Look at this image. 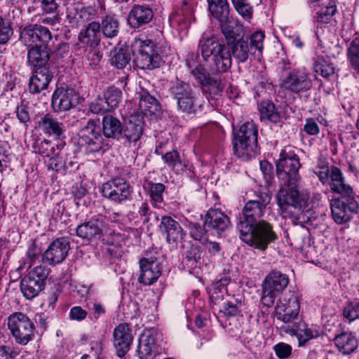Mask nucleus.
Listing matches in <instances>:
<instances>
[{
	"mask_svg": "<svg viewBox=\"0 0 359 359\" xmlns=\"http://www.w3.org/2000/svg\"><path fill=\"white\" fill-rule=\"evenodd\" d=\"M334 342L339 351L344 355L352 353L358 346L357 338L350 332H342L336 335L334 338Z\"/></svg>",
	"mask_w": 359,
	"mask_h": 359,
	"instance_id": "72a5a7b5",
	"label": "nucleus"
},
{
	"mask_svg": "<svg viewBox=\"0 0 359 359\" xmlns=\"http://www.w3.org/2000/svg\"><path fill=\"white\" fill-rule=\"evenodd\" d=\"M34 32L36 34L35 46L47 45L52 39L49 29L41 25H34Z\"/></svg>",
	"mask_w": 359,
	"mask_h": 359,
	"instance_id": "49530a36",
	"label": "nucleus"
},
{
	"mask_svg": "<svg viewBox=\"0 0 359 359\" xmlns=\"http://www.w3.org/2000/svg\"><path fill=\"white\" fill-rule=\"evenodd\" d=\"M229 217L221 210L210 209L205 216L204 227L217 231L218 233L230 226Z\"/></svg>",
	"mask_w": 359,
	"mask_h": 359,
	"instance_id": "cd10ccee",
	"label": "nucleus"
},
{
	"mask_svg": "<svg viewBox=\"0 0 359 359\" xmlns=\"http://www.w3.org/2000/svg\"><path fill=\"white\" fill-rule=\"evenodd\" d=\"M162 159L176 173L184 172L185 170V165L182 163L180 156L176 150L166 152L162 156Z\"/></svg>",
	"mask_w": 359,
	"mask_h": 359,
	"instance_id": "ea45409f",
	"label": "nucleus"
},
{
	"mask_svg": "<svg viewBox=\"0 0 359 359\" xmlns=\"http://www.w3.org/2000/svg\"><path fill=\"white\" fill-rule=\"evenodd\" d=\"M276 175L280 182H299L301 167L299 156L292 151L285 149L280 154V158L276 163Z\"/></svg>",
	"mask_w": 359,
	"mask_h": 359,
	"instance_id": "1a4fd4ad",
	"label": "nucleus"
},
{
	"mask_svg": "<svg viewBox=\"0 0 359 359\" xmlns=\"http://www.w3.org/2000/svg\"><path fill=\"white\" fill-rule=\"evenodd\" d=\"M221 31L224 36L231 55L232 54L238 62L247 61L249 54L251 53L248 38L244 39L241 36L238 29H234L231 26L224 27Z\"/></svg>",
	"mask_w": 359,
	"mask_h": 359,
	"instance_id": "f8f14e48",
	"label": "nucleus"
},
{
	"mask_svg": "<svg viewBox=\"0 0 359 359\" xmlns=\"http://www.w3.org/2000/svg\"><path fill=\"white\" fill-rule=\"evenodd\" d=\"M274 351L279 358L285 359L290 355L292 348L288 344L279 343L274 346Z\"/></svg>",
	"mask_w": 359,
	"mask_h": 359,
	"instance_id": "680f3d73",
	"label": "nucleus"
},
{
	"mask_svg": "<svg viewBox=\"0 0 359 359\" xmlns=\"http://www.w3.org/2000/svg\"><path fill=\"white\" fill-rule=\"evenodd\" d=\"M101 192L104 198L114 203L121 205L132 200L133 189L125 179L116 177L104 183Z\"/></svg>",
	"mask_w": 359,
	"mask_h": 359,
	"instance_id": "9b49d317",
	"label": "nucleus"
},
{
	"mask_svg": "<svg viewBox=\"0 0 359 359\" xmlns=\"http://www.w3.org/2000/svg\"><path fill=\"white\" fill-rule=\"evenodd\" d=\"M159 230L161 234L165 236L168 243L182 240L185 235L180 224L168 216L162 217Z\"/></svg>",
	"mask_w": 359,
	"mask_h": 359,
	"instance_id": "bb28decb",
	"label": "nucleus"
},
{
	"mask_svg": "<svg viewBox=\"0 0 359 359\" xmlns=\"http://www.w3.org/2000/svg\"><path fill=\"white\" fill-rule=\"evenodd\" d=\"M48 277L46 269L37 266L31 270L20 282V290L27 299L36 297L43 289L45 280Z\"/></svg>",
	"mask_w": 359,
	"mask_h": 359,
	"instance_id": "ddd939ff",
	"label": "nucleus"
},
{
	"mask_svg": "<svg viewBox=\"0 0 359 359\" xmlns=\"http://www.w3.org/2000/svg\"><path fill=\"white\" fill-rule=\"evenodd\" d=\"M106 229V218L99 215L79 225L76 233L80 238L92 240L100 238Z\"/></svg>",
	"mask_w": 359,
	"mask_h": 359,
	"instance_id": "dca6fc26",
	"label": "nucleus"
},
{
	"mask_svg": "<svg viewBox=\"0 0 359 359\" xmlns=\"http://www.w3.org/2000/svg\"><path fill=\"white\" fill-rule=\"evenodd\" d=\"M41 11L43 14H57L59 4L56 0H38Z\"/></svg>",
	"mask_w": 359,
	"mask_h": 359,
	"instance_id": "603ef678",
	"label": "nucleus"
},
{
	"mask_svg": "<svg viewBox=\"0 0 359 359\" xmlns=\"http://www.w3.org/2000/svg\"><path fill=\"white\" fill-rule=\"evenodd\" d=\"M88 310L83 309L80 306H74L72 308L70 314H88V313H102L105 312L103 306L97 302L90 301L87 303Z\"/></svg>",
	"mask_w": 359,
	"mask_h": 359,
	"instance_id": "a18cd8bd",
	"label": "nucleus"
},
{
	"mask_svg": "<svg viewBox=\"0 0 359 359\" xmlns=\"http://www.w3.org/2000/svg\"><path fill=\"white\" fill-rule=\"evenodd\" d=\"M131 47L120 48L118 50H114L111 55V64L117 69L130 68L131 60Z\"/></svg>",
	"mask_w": 359,
	"mask_h": 359,
	"instance_id": "4c0bfd02",
	"label": "nucleus"
},
{
	"mask_svg": "<svg viewBox=\"0 0 359 359\" xmlns=\"http://www.w3.org/2000/svg\"><path fill=\"white\" fill-rule=\"evenodd\" d=\"M156 351L154 336L147 332L142 334L138 346V355L140 359H151Z\"/></svg>",
	"mask_w": 359,
	"mask_h": 359,
	"instance_id": "c9c22d12",
	"label": "nucleus"
},
{
	"mask_svg": "<svg viewBox=\"0 0 359 359\" xmlns=\"http://www.w3.org/2000/svg\"><path fill=\"white\" fill-rule=\"evenodd\" d=\"M264 39V34L262 32H255L250 36L249 47L251 50V54H254L255 50L262 53Z\"/></svg>",
	"mask_w": 359,
	"mask_h": 359,
	"instance_id": "09e8293b",
	"label": "nucleus"
},
{
	"mask_svg": "<svg viewBox=\"0 0 359 359\" xmlns=\"http://www.w3.org/2000/svg\"><path fill=\"white\" fill-rule=\"evenodd\" d=\"M13 34L12 22L8 18L0 16V45L7 43Z\"/></svg>",
	"mask_w": 359,
	"mask_h": 359,
	"instance_id": "c03bdc74",
	"label": "nucleus"
},
{
	"mask_svg": "<svg viewBox=\"0 0 359 359\" xmlns=\"http://www.w3.org/2000/svg\"><path fill=\"white\" fill-rule=\"evenodd\" d=\"M40 253V249L35 243H32L27 252V258L25 261L24 264H27L29 268L31 267L36 260L39 259Z\"/></svg>",
	"mask_w": 359,
	"mask_h": 359,
	"instance_id": "4d7b16f0",
	"label": "nucleus"
},
{
	"mask_svg": "<svg viewBox=\"0 0 359 359\" xmlns=\"http://www.w3.org/2000/svg\"><path fill=\"white\" fill-rule=\"evenodd\" d=\"M289 278L286 274L278 271H271L265 278L262 285V309L273 306L275 299L287 287ZM266 311L262 310V313Z\"/></svg>",
	"mask_w": 359,
	"mask_h": 359,
	"instance_id": "6e6552de",
	"label": "nucleus"
},
{
	"mask_svg": "<svg viewBox=\"0 0 359 359\" xmlns=\"http://www.w3.org/2000/svg\"><path fill=\"white\" fill-rule=\"evenodd\" d=\"M198 49L204 61L209 62L211 74L229 72L232 59L229 50L214 37L203 35L199 40Z\"/></svg>",
	"mask_w": 359,
	"mask_h": 359,
	"instance_id": "f03ea898",
	"label": "nucleus"
},
{
	"mask_svg": "<svg viewBox=\"0 0 359 359\" xmlns=\"http://www.w3.org/2000/svg\"><path fill=\"white\" fill-rule=\"evenodd\" d=\"M56 149L50 145V142L45 140L41 143L39 152L41 155L46 157H53L56 155Z\"/></svg>",
	"mask_w": 359,
	"mask_h": 359,
	"instance_id": "e2e57ef3",
	"label": "nucleus"
},
{
	"mask_svg": "<svg viewBox=\"0 0 359 359\" xmlns=\"http://www.w3.org/2000/svg\"><path fill=\"white\" fill-rule=\"evenodd\" d=\"M130 46L133 62L140 69L151 70L159 67L163 62L160 48L151 39L135 38Z\"/></svg>",
	"mask_w": 359,
	"mask_h": 359,
	"instance_id": "20e7f679",
	"label": "nucleus"
},
{
	"mask_svg": "<svg viewBox=\"0 0 359 359\" xmlns=\"http://www.w3.org/2000/svg\"><path fill=\"white\" fill-rule=\"evenodd\" d=\"M197 57L194 53H191L187 58V65L191 69V74L195 79L201 84L202 91L209 95L212 98L219 96L224 89V83L217 74H210L203 69L201 65H197L195 59Z\"/></svg>",
	"mask_w": 359,
	"mask_h": 359,
	"instance_id": "0eeeda50",
	"label": "nucleus"
},
{
	"mask_svg": "<svg viewBox=\"0 0 359 359\" xmlns=\"http://www.w3.org/2000/svg\"><path fill=\"white\" fill-rule=\"evenodd\" d=\"M39 126L45 133L57 138L60 137L65 130L64 124L50 114H46L39 121Z\"/></svg>",
	"mask_w": 359,
	"mask_h": 359,
	"instance_id": "f704fd0d",
	"label": "nucleus"
},
{
	"mask_svg": "<svg viewBox=\"0 0 359 359\" xmlns=\"http://www.w3.org/2000/svg\"><path fill=\"white\" fill-rule=\"evenodd\" d=\"M8 326L18 344L26 345L33 339L34 325L27 316H9Z\"/></svg>",
	"mask_w": 359,
	"mask_h": 359,
	"instance_id": "4468645a",
	"label": "nucleus"
},
{
	"mask_svg": "<svg viewBox=\"0 0 359 359\" xmlns=\"http://www.w3.org/2000/svg\"><path fill=\"white\" fill-rule=\"evenodd\" d=\"M168 92L176 102L177 110L183 114H196L201 107L198 100V93L188 83L177 81L172 83Z\"/></svg>",
	"mask_w": 359,
	"mask_h": 359,
	"instance_id": "423d86ee",
	"label": "nucleus"
},
{
	"mask_svg": "<svg viewBox=\"0 0 359 359\" xmlns=\"http://www.w3.org/2000/svg\"><path fill=\"white\" fill-rule=\"evenodd\" d=\"M133 341L132 330L128 324L121 323L113 332V346L116 355L123 358L130 349Z\"/></svg>",
	"mask_w": 359,
	"mask_h": 359,
	"instance_id": "f3484780",
	"label": "nucleus"
},
{
	"mask_svg": "<svg viewBox=\"0 0 359 359\" xmlns=\"http://www.w3.org/2000/svg\"><path fill=\"white\" fill-rule=\"evenodd\" d=\"M276 316L278 320L284 323L281 330L292 336H297L299 346H302L309 340L319 336L318 330L307 327L302 316Z\"/></svg>",
	"mask_w": 359,
	"mask_h": 359,
	"instance_id": "9d476101",
	"label": "nucleus"
},
{
	"mask_svg": "<svg viewBox=\"0 0 359 359\" xmlns=\"http://www.w3.org/2000/svg\"><path fill=\"white\" fill-rule=\"evenodd\" d=\"M336 11V7L334 5L327 6L318 11L316 18L318 22L327 23Z\"/></svg>",
	"mask_w": 359,
	"mask_h": 359,
	"instance_id": "864d4df0",
	"label": "nucleus"
},
{
	"mask_svg": "<svg viewBox=\"0 0 359 359\" xmlns=\"http://www.w3.org/2000/svg\"><path fill=\"white\" fill-rule=\"evenodd\" d=\"M152 18L153 11L150 8L135 5L128 14V21L131 27L138 28L149 23Z\"/></svg>",
	"mask_w": 359,
	"mask_h": 359,
	"instance_id": "c756f323",
	"label": "nucleus"
},
{
	"mask_svg": "<svg viewBox=\"0 0 359 359\" xmlns=\"http://www.w3.org/2000/svg\"><path fill=\"white\" fill-rule=\"evenodd\" d=\"M164 190L165 186L162 183H151L149 192L152 200L156 203H161Z\"/></svg>",
	"mask_w": 359,
	"mask_h": 359,
	"instance_id": "5fc2aeb1",
	"label": "nucleus"
},
{
	"mask_svg": "<svg viewBox=\"0 0 359 359\" xmlns=\"http://www.w3.org/2000/svg\"><path fill=\"white\" fill-rule=\"evenodd\" d=\"M81 140L88 146L90 152H97L103 149V138L100 128L97 127V121L90 119L80 130Z\"/></svg>",
	"mask_w": 359,
	"mask_h": 359,
	"instance_id": "6ab92c4d",
	"label": "nucleus"
},
{
	"mask_svg": "<svg viewBox=\"0 0 359 359\" xmlns=\"http://www.w3.org/2000/svg\"><path fill=\"white\" fill-rule=\"evenodd\" d=\"M332 217L339 224L351 220L352 213L356 212L358 204L353 196H341L330 201Z\"/></svg>",
	"mask_w": 359,
	"mask_h": 359,
	"instance_id": "2eb2a0df",
	"label": "nucleus"
},
{
	"mask_svg": "<svg viewBox=\"0 0 359 359\" xmlns=\"http://www.w3.org/2000/svg\"><path fill=\"white\" fill-rule=\"evenodd\" d=\"M54 72L50 67H41L34 69L29 81V90L32 93H39L46 89L53 77Z\"/></svg>",
	"mask_w": 359,
	"mask_h": 359,
	"instance_id": "a878e982",
	"label": "nucleus"
},
{
	"mask_svg": "<svg viewBox=\"0 0 359 359\" xmlns=\"http://www.w3.org/2000/svg\"><path fill=\"white\" fill-rule=\"evenodd\" d=\"M78 39L83 48H97L101 41L100 24L95 21L88 23L79 32Z\"/></svg>",
	"mask_w": 359,
	"mask_h": 359,
	"instance_id": "b1692460",
	"label": "nucleus"
},
{
	"mask_svg": "<svg viewBox=\"0 0 359 359\" xmlns=\"http://www.w3.org/2000/svg\"><path fill=\"white\" fill-rule=\"evenodd\" d=\"M89 109L95 114H104L111 111L103 97L100 96L90 103Z\"/></svg>",
	"mask_w": 359,
	"mask_h": 359,
	"instance_id": "3c124183",
	"label": "nucleus"
},
{
	"mask_svg": "<svg viewBox=\"0 0 359 359\" xmlns=\"http://www.w3.org/2000/svg\"><path fill=\"white\" fill-rule=\"evenodd\" d=\"M36 34L34 32V25L23 28L20 32V39L26 46H30L36 43Z\"/></svg>",
	"mask_w": 359,
	"mask_h": 359,
	"instance_id": "de8ad7c7",
	"label": "nucleus"
},
{
	"mask_svg": "<svg viewBox=\"0 0 359 359\" xmlns=\"http://www.w3.org/2000/svg\"><path fill=\"white\" fill-rule=\"evenodd\" d=\"M315 173L319 177L321 182L325 183L330 177V168H329L327 164H325L316 169Z\"/></svg>",
	"mask_w": 359,
	"mask_h": 359,
	"instance_id": "338daca9",
	"label": "nucleus"
},
{
	"mask_svg": "<svg viewBox=\"0 0 359 359\" xmlns=\"http://www.w3.org/2000/svg\"><path fill=\"white\" fill-rule=\"evenodd\" d=\"M330 187L332 192L341 196H353L351 186L345 183V180L341 170L335 166L330 168Z\"/></svg>",
	"mask_w": 359,
	"mask_h": 359,
	"instance_id": "c85d7f7f",
	"label": "nucleus"
},
{
	"mask_svg": "<svg viewBox=\"0 0 359 359\" xmlns=\"http://www.w3.org/2000/svg\"><path fill=\"white\" fill-rule=\"evenodd\" d=\"M69 250V243L66 238H57L45 251L43 258L47 260L50 264H60L66 258Z\"/></svg>",
	"mask_w": 359,
	"mask_h": 359,
	"instance_id": "4be33fe9",
	"label": "nucleus"
},
{
	"mask_svg": "<svg viewBox=\"0 0 359 359\" xmlns=\"http://www.w3.org/2000/svg\"><path fill=\"white\" fill-rule=\"evenodd\" d=\"M285 88L294 93L309 90L312 86V82L304 72L293 69L283 81Z\"/></svg>",
	"mask_w": 359,
	"mask_h": 359,
	"instance_id": "412c9836",
	"label": "nucleus"
},
{
	"mask_svg": "<svg viewBox=\"0 0 359 359\" xmlns=\"http://www.w3.org/2000/svg\"><path fill=\"white\" fill-rule=\"evenodd\" d=\"M313 70L323 77L328 79L334 74L332 64L326 61L323 57H317L313 62Z\"/></svg>",
	"mask_w": 359,
	"mask_h": 359,
	"instance_id": "a19ab883",
	"label": "nucleus"
},
{
	"mask_svg": "<svg viewBox=\"0 0 359 359\" xmlns=\"http://www.w3.org/2000/svg\"><path fill=\"white\" fill-rule=\"evenodd\" d=\"M258 130L253 122L242 124L234 132L233 152L243 161H248L257 153Z\"/></svg>",
	"mask_w": 359,
	"mask_h": 359,
	"instance_id": "39448f33",
	"label": "nucleus"
},
{
	"mask_svg": "<svg viewBox=\"0 0 359 359\" xmlns=\"http://www.w3.org/2000/svg\"><path fill=\"white\" fill-rule=\"evenodd\" d=\"M347 59L351 66L359 72V37L355 38L347 49Z\"/></svg>",
	"mask_w": 359,
	"mask_h": 359,
	"instance_id": "37998d69",
	"label": "nucleus"
},
{
	"mask_svg": "<svg viewBox=\"0 0 359 359\" xmlns=\"http://www.w3.org/2000/svg\"><path fill=\"white\" fill-rule=\"evenodd\" d=\"M298 183L280 182V188L276 194L278 205L282 213L294 219H299L300 215L310 210L311 207L308 198L300 194L298 189Z\"/></svg>",
	"mask_w": 359,
	"mask_h": 359,
	"instance_id": "7ed1b4c3",
	"label": "nucleus"
},
{
	"mask_svg": "<svg viewBox=\"0 0 359 359\" xmlns=\"http://www.w3.org/2000/svg\"><path fill=\"white\" fill-rule=\"evenodd\" d=\"M91 354H83L81 359H96L102 350L100 344L97 341L91 343Z\"/></svg>",
	"mask_w": 359,
	"mask_h": 359,
	"instance_id": "774afa93",
	"label": "nucleus"
},
{
	"mask_svg": "<svg viewBox=\"0 0 359 359\" xmlns=\"http://www.w3.org/2000/svg\"><path fill=\"white\" fill-rule=\"evenodd\" d=\"M300 311V303L296 296L290 297L286 304L285 314H299Z\"/></svg>",
	"mask_w": 359,
	"mask_h": 359,
	"instance_id": "bf43d9fd",
	"label": "nucleus"
},
{
	"mask_svg": "<svg viewBox=\"0 0 359 359\" xmlns=\"http://www.w3.org/2000/svg\"><path fill=\"white\" fill-rule=\"evenodd\" d=\"M208 11L212 16L219 22L222 29L231 26L232 18L229 15V6L227 0H208Z\"/></svg>",
	"mask_w": 359,
	"mask_h": 359,
	"instance_id": "393cba45",
	"label": "nucleus"
},
{
	"mask_svg": "<svg viewBox=\"0 0 359 359\" xmlns=\"http://www.w3.org/2000/svg\"><path fill=\"white\" fill-rule=\"evenodd\" d=\"M84 51L86 53L88 60L90 61V65L96 66L99 64L102 55L96 48H84Z\"/></svg>",
	"mask_w": 359,
	"mask_h": 359,
	"instance_id": "13d9d810",
	"label": "nucleus"
},
{
	"mask_svg": "<svg viewBox=\"0 0 359 359\" xmlns=\"http://www.w3.org/2000/svg\"><path fill=\"white\" fill-rule=\"evenodd\" d=\"M144 121L140 114H132L125 127H123V136L128 143H135L140 140L144 132Z\"/></svg>",
	"mask_w": 359,
	"mask_h": 359,
	"instance_id": "5701e85b",
	"label": "nucleus"
},
{
	"mask_svg": "<svg viewBox=\"0 0 359 359\" xmlns=\"http://www.w3.org/2000/svg\"><path fill=\"white\" fill-rule=\"evenodd\" d=\"M103 98L111 110L116 108L122 99L121 90L114 86L109 87L103 93Z\"/></svg>",
	"mask_w": 359,
	"mask_h": 359,
	"instance_id": "79ce46f5",
	"label": "nucleus"
},
{
	"mask_svg": "<svg viewBox=\"0 0 359 359\" xmlns=\"http://www.w3.org/2000/svg\"><path fill=\"white\" fill-rule=\"evenodd\" d=\"M201 252L197 247H191L189 250L187 252L185 257L186 260L191 264V266H196L201 259Z\"/></svg>",
	"mask_w": 359,
	"mask_h": 359,
	"instance_id": "052dcab7",
	"label": "nucleus"
},
{
	"mask_svg": "<svg viewBox=\"0 0 359 359\" xmlns=\"http://www.w3.org/2000/svg\"><path fill=\"white\" fill-rule=\"evenodd\" d=\"M187 327L191 330L202 328L207 323L206 316H187Z\"/></svg>",
	"mask_w": 359,
	"mask_h": 359,
	"instance_id": "6e6d98bb",
	"label": "nucleus"
},
{
	"mask_svg": "<svg viewBox=\"0 0 359 359\" xmlns=\"http://www.w3.org/2000/svg\"><path fill=\"white\" fill-rule=\"evenodd\" d=\"M50 54L47 45L34 46L28 51V63L34 67V69H38V67H50L48 64Z\"/></svg>",
	"mask_w": 359,
	"mask_h": 359,
	"instance_id": "2f4dec72",
	"label": "nucleus"
},
{
	"mask_svg": "<svg viewBox=\"0 0 359 359\" xmlns=\"http://www.w3.org/2000/svg\"><path fill=\"white\" fill-rule=\"evenodd\" d=\"M261 120H267L272 123L277 124L281 122V116L275 104L270 101L261 102L258 105Z\"/></svg>",
	"mask_w": 359,
	"mask_h": 359,
	"instance_id": "e433bc0d",
	"label": "nucleus"
},
{
	"mask_svg": "<svg viewBox=\"0 0 359 359\" xmlns=\"http://www.w3.org/2000/svg\"><path fill=\"white\" fill-rule=\"evenodd\" d=\"M138 95V106L142 114L151 116L161 111V106L155 97L151 95L145 90H142Z\"/></svg>",
	"mask_w": 359,
	"mask_h": 359,
	"instance_id": "473e14b6",
	"label": "nucleus"
},
{
	"mask_svg": "<svg viewBox=\"0 0 359 359\" xmlns=\"http://www.w3.org/2000/svg\"><path fill=\"white\" fill-rule=\"evenodd\" d=\"M237 12L243 17L251 18L252 8L246 0H231Z\"/></svg>",
	"mask_w": 359,
	"mask_h": 359,
	"instance_id": "8fccbe9b",
	"label": "nucleus"
},
{
	"mask_svg": "<svg viewBox=\"0 0 359 359\" xmlns=\"http://www.w3.org/2000/svg\"><path fill=\"white\" fill-rule=\"evenodd\" d=\"M119 23L116 18L107 15L100 24V31L107 38H114L118 34Z\"/></svg>",
	"mask_w": 359,
	"mask_h": 359,
	"instance_id": "58836bf2",
	"label": "nucleus"
},
{
	"mask_svg": "<svg viewBox=\"0 0 359 359\" xmlns=\"http://www.w3.org/2000/svg\"><path fill=\"white\" fill-rule=\"evenodd\" d=\"M269 201L257 196L256 200L248 201L242 210L243 217L237 226L240 238L260 251L266 250L270 243L278 239L271 224L264 220L258 221L264 215Z\"/></svg>",
	"mask_w": 359,
	"mask_h": 359,
	"instance_id": "f257e3e1",
	"label": "nucleus"
},
{
	"mask_svg": "<svg viewBox=\"0 0 359 359\" xmlns=\"http://www.w3.org/2000/svg\"><path fill=\"white\" fill-rule=\"evenodd\" d=\"M79 102V95L73 88H57L52 95L51 105L55 111H66Z\"/></svg>",
	"mask_w": 359,
	"mask_h": 359,
	"instance_id": "a211bd4d",
	"label": "nucleus"
},
{
	"mask_svg": "<svg viewBox=\"0 0 359 359\" xmlns=\"http://www.w3.org/2000/svg\"><path fill=\"white\" fill-rule=\"evenodd\" d=\"M229 282L230 279L226 277L221 278L212 285V288L217 290L220 294H222V296H224L227 292L226 286Z\"/></svg>",
	"mask_w": 359,
	"mask_h": 359,
	"instance_id": "69168bd1",
	"label": "nucleus"
},
{
	"mask_svg": "<svg viewBox=\"0 0 359 359\" xmlns=\"http://www.w3.org/2000/svg\"><path fill=\"white\" fill-rule=\"evenodd\" d=\"M64 166V162L57 153L54 156L50 158L48 165V169L60 171Z\"/></svg>",
	"mask_w": 359,
	"mask_h": 359,
	"instance_id": "0e129e2a",
	"label": "nucleus"
},
{
	"mask_svg": "<svg viewBox=\"0 0 359 359\" xmlns=\"http://www.w3.org/2000/svg\"><path fill=\"white\" fill-rule=\"evenodd\" d=\"M140 275L138 281L144 285L155 283L161 275V264L156 258H142L139 262Z\"/></svg>",
	"mask_w": 359,
	"mask_h": 359,
	"instance_id": "aec40b11",
	"label": "nucleus"
},
{
	"mask_svg": "<svg viewBox=\"0 0 359 359\" xmlns=\"http://www.w3.org/2000/svg\"><path fill=\"white\" fill-rule=\"evenodd\" d=\"M102 130L103 135L108 139L120 140L123 136V126L120 120L110 114L102 118Z\"/></svg>",
	"mask_w": 359,
	"mask_h": 359,
	"instance_id": "7c9ffc66",
	"label": "nucleus"
}]
</instances>
